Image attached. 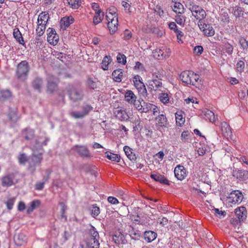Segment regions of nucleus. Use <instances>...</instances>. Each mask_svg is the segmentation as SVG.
<instances>
[{
  "mask_svg": "<svg viewBox=\"0 0 248 248\" xmlns=\"http://www.w3.org/2000/svg\"><path fill=\"white\" fill-rule=\"evenodd\" d=\"M30 70V66L26 61H22L18 64L16 70L17 78L22 81L26 79Z\"/></svg>",
  "mask_w": 248,
  "mask_h": 248,
  "instance_id": "obj_1",
  "label": "nucleus"
},
{
  "mask_svg": "<svg viewBox=\"0 0 248 248\" xmlns=\"http://www.w3.org/2000/svg\"><path fill=\"white\" fill-rule=\"evenodd\" d=\"M69 98L73 102L81 100L84 96L83 90L79 88L72 87L68 90Z\"/></svg>",
  "mask_w": 248,
  "mask_h": 248,
  "instance_id": "obj_2",
  "label": "nucleus"
},
{
  "mask_svg": "<svg viewBox=\"0 0 248 248\" xmlns=\"http://www.w3.org/2000/svg\"><path fill=\"white\" fill-rule=\"evenodd\" d=\"M43 159L41 154L38 155H32L28 159L29 168L33 172L35 170V167L39 165Z\"/></svg>",
  "mask_w": 248,
  "mask_h": 248,
  "instance_id": "obj_3",
  "label": "nucleus"
},
{
  "mask_svg": "<svg viewBox=\"0 0 248 248\" xmlns=\"http://www.w3.org/2000/svg\"><path fill=\"white\" fill-rule=\"evenodd\" d=\"M198 26L206 36H213L215 34V30L211 24L205 23L204 21L198 22Z\"/></svg>",
  "mask_w": 248,
  "mask_h": 248,
  "instance_id": "obj_4",
  "label": "nucleus"
},
{
  "mask_svg": "<svg viewBox=\"0 0 248 248\" xmlns=\"http://www.w3.org/2000/svg\"><path fill=\"white\" fill-rule=\"evenodd\" d=\"M71 150L76 152L82 157L89 158L93 156L86 146L76 145L72 148Z\"/></svg>",
  "mask_w": 248,
  "mask_h": 248,
  "instance_id": "obj_5",
  "label": "nucleus"
},
{
  "mask_svg": "<svg viewBox=\"0 0 248 248\" xmlns=\"http://www.w3.org/2000/svg\"><path fill=\"white\" fill-rule=\"evenodd\" d=\"M133 82L135 87L138 92L144 97L147 96V91L144 83L140 80V77L138 75L135 76L133 78Z\"/></svg>",
  "mask_w": 248,
  "mask_h": 248,
  "instance_id": "obj_6",
  "label": "nucleus"
},
{
  "mask_svg": "<svg viewBox=\"0 0 248 248\" xmlns=\"http://www.w3.org/2000/svg\"><path fill=\"white\" fill-rule=\"evenodd\" d=\"M141 101L143 102V103L142 107L140 111L141 112L148 113L150 111H153V113L154 115H156L158 112V108L154 104L145 102L142 99H141Z\"/></svg>",
  "mask_w": 248,
  "mask_h": 248,
  "instance_id": "obj_7",
  "label": "nucleus"
},
{
  "mask_svg": "<svg viewBox=\"0 0 248 248\" xmlns=\"http://www.w3.org/2000/svg\"><path fill=\"white\" fill-rule=\"evenodd\" d=\"M113 112L115 117L121 121L127 120L129 118L125 110L122 107L114 108Z\"/></svg>",
  "mask_w": 248,
  "mask_h": 248,
  "instance_id": "obj_8",
  "label": "nucleus"
},
{
  "mask_svg": "<svg viewBox=\"0 0 248 248\" xmlns=\"http://www.w3.org/2000/svg\"><path fill=\"white\" fill-rule=\"evenodd\" d=\"M235 214L238 218V220H235V222L237 223L239 222L240 223L243 222L247 217V212L246 208L243 206H241L237 208L235 210Z\"/></svg>",
  "mask_w": 248,
  "mask_h": 248,
  "instance_id": "obj_9",
  "label": "nucleus"
},
{
  "mask_svg": "<svg viewBox=\"0 0 248 248\" xmlns=\"http://www.w3.org/2000/svg\"><path fill=\"white\" fill-rule=\"evenodd\" d=\"M57 84V78L53 76H49L47 78V92L52 93L56 90Z\"/></svg>",
  "mask_w": 248,
  "mask_h": 248,
  "instance_id": "obj_10",
  "label": "nucleus"
},
{
  "mask_svg": "<svg viewBox=\"0 0 248 248\" xmlns=\"http://www.w3.org/2000/svg\"><path fill=\"white\" fill-rule=\"evenodd\" d=\"M175 176L179 180H183L186 177V170L183 166L178 165L174 170Z\"/></svg>",
  "mask_w": 248,
  "mask_h": 248,
  "instance_id": "obj_11",
  "label": "nucleus"
},
{
  "mask_svg": "<svg viewBox=\"0 0 248 248\" xmlns=\"http://www.w3.org/2000/svg\"><path fill=\"white\" fill-rule=\"evenodd\" d=\"M112 239L116 244H125L127 243L124 235L120 232H115L114 234L112 235Z\"/></svg>",
  "mask_w": 248,
  "mask_h": 248,
  "instance_id": "obj_12",
  "label": "nucleus"
},
{
  "mask_svg": "<svg viewBox=\"0 0 248 248\" xmlns=\"http://www.w3.org/2000/svg\"><path fill=\"white\" fill-rule=\"evenodd\" d=\"M193 72L191 71H185L181 73L180 78L183 82L188 85L191 82V75L193 76Z\"/></svg>",
  "mask_w": 248,
  "mask_h": 248,
  "instance_id": "obj_13",
  "label": "nucleus"
},
{
  "mask_svg": "<svg viewBox=\"0 0 248 248\" xmlns=\"http://www.w3.org/2000/svg\"><path fill=\"white\" fill-rule=\"evenodd\" d=\"M229 198L232 199L231 202L235 204L242 201L243 195L239 191L234 190L230 193Z\"/></svg>",
  "mask_w": 248,
  "mask_h": 248,
  "instance_id": "obj_14",
  "label": "nucleus"
},
{
  "mask_svg": "<svg viewBox=\"0 0 248 248\" xmlns=\"http://www.w3.org/2000/svg\"><path fill=\"white\" fill-rule=\"evenodd\" d=\"M150 177L155 181L159 182L161 184L170 185L169 181L167 179L164 175L159 173L151 174Z\"/></svg>",
  "mask_w": 248,
  "mask_h": 248,
  "instance_id": "obj_15",
  "label": "nucleus"
},
{
  "mask_svg": "<svg viewBox=\"0 0 248 248\" xmlns=\"http://www.w3.org/2000/svg\"><path fill=\"white\" fill-rule=\"evenodd\" d=\"M43 80L40 77L35 78L32 81L31 85L34 90L41 93L42 90Z\"/></svg>",
  "mask_w": 248,
  "mask_h": 248,
  "instance_id": "obj_16",
  "label": "nucleus"
},
{
  "mask_svg": "<svg viewBox=\"0 0 248 248\" xmlns=\"http://www.w3.org/2000/svg\"><path fill=\"white\" fill-rule=\"evenodd\" d=\"M221 129L222 135L224 137L229 138L232 135L231 127L225 122L221 123Z\"/></svg>",
  "mask_w": 248,
  "mask_h": 248,
  "instance_id": "obj_17",
  "label": "nucleus"
},
{
  "mask_svg": "<svg viewBox=\"0 0 248 248\" xmlns=\"http://www.w3.org/2000/svg\"><path fill=\"white\" fill-rule=\"evenodd\" d=\"M146 84L148 87L149 89H150V91L153 90L156 91L158 88L162 86V82L157 79L149 80Z\"/></svg>",
  "mask_w": 248,
  "mask_h": 248,
  "instance_id": "obj_18",
  "label": "nucleus"
},
{
  "mask_svg": "<svg viewBox=\"0 0 248 248\" xmlns=\"http://www.w3.org/2000/svg\"><path fill=\"white\" fill-rule=\"evenodd\" d=\"M14 176L13 174H9L3 176L1 179V185L3 186L9 187L14 184Z\"/></svg>",
  "mask_w": 248,
  "mask_h": 248,
  "instance_id": "obj_19",
  "label": "nucleus"
},
{
  "mask_svg": "<svg viewBox=\"0 0 248 248\" xmlns=\"http://www.w3.org/2000/svg\"><path fill=\"white\" fill-rule=\"evenodd\" d=\"M157 236V233L152 231H145L144 232V238L148 243L153 241L156 239Z\"/></svg>",
  "mask_w": 248,
  "mask_h": 248,
  "instance_id": "obj_20",
  "label": "nucleus"
},
{
  "mask_svg": "<svg viewBox=\"0 0 248 248\" xmlns=\"http://www.w3.org/2000/svg\"><path fill=\"white\" fill-rule=\"evenodd\" d=\"M124 151L127 157L131 161H135L137 159V156L133 152L132 149L128 146H125L124 147Z\"/></svg>",
  "mask_w": 248,
  "mask_h": 248,
  "instance_id": "obj_21",
  "label": "nucleus"
},
{
  "mask_svg": "<svg viewBox=\"0 0 248 248\" xmlns=\"http://www.w3.org/2000/svg\"><path fill=\"white\" fill-rule=\"evenodd\" d=\"M124 98L125 101L131 104L134 103L137 99V96L131 90H128L126 92L124 95Z\"/></svg>",
  "mask_w": 248,
  "mask_h": 248,
  "instance_id": "obj_22",
  "label": "nucleus"
},
{
  "mask_svg": "<svg viewBox=\"0 0 248 248\" xmlns=\"http://www.w3.org/2000/svg\"><path fill=\"white\" fill-rule=\"evenodd\" d=\"M118 18H116V20L113 17L110 21H108V27L111 34L114 33L117 30Z\"/></svg>",
  "mask_w": 248,
  "mask_h": 248,
  "instance_id": "obj_23",
  "label": "nucleus"
},
{
  "mask_svg": "<svg viewBox=\"0 0 248 248\" xmlns=\"http://www.w3.org/2000/svg\"><path fill=\"white\" fill-rule=\"evenodd\" d=\"M49 18L48 14L46 12H42L40 14L38 18V23L46 25Z\"/></svg>",
  "mask_w": 248,
  "mask_h": 248,
  "instance_id": "obj_24",
  "label": "nucleus"
},
{
  "mask_svg": "<svg viewBox=\"0 0 248 248\" xmlns=\"http://www.w3.org/2000/svg\"><path fill=\"white\" fill-rule=\"evenodd\" d=\"M123 76V70L121 69L115 70L112 73L113 78L116 82H121L122 81Z\"/></svg>",
  "mask_w": 248,
  "mask_h": 248,
  "instance_id": "obj_25",
  "label": "nucleus"
},
{
  "mask_svg": "<svg viewBox=\"0 0 248 248\" xmlns=\"http://www.w3.org/2000/svg\"><path fill=\"white\" fill-rule=\"evenodd\" d=\"M193 16H194L197 19H198V22H200L201 20L203 21V19L206 16V14L205 11L201 7L200 9H199L196 13H193Z\"/></svg>",
  "mask_w": 248,
  "mask_h": 248,
  "instance_id": "obj_26",
  "label": "nucleus"
},
{
  "mask_svg": "<svg viewBox=\"0 0 248 248\" xmlns=\"http://www.w3.org/2000/svg\"><path fill=\"white\" fill-rule=\"evenodd\" d=\"M156 121L157 124L161 127H167L168 125L167 118L163 114L158 115V117L156 118Z\"/></svg>",
  "mask_w": 248,
  "mask_h": 248,
  "instance_id": "obj_27",
  "label": "nucleus"
},
{
  "mask_svg": "<svg viewBox=\"0 0 248 248\" xmlns=\"http://www.w3.org/2000/svg\"><path fill=\"white\" fill-rule=\"evenodd\" d=\"M230 10L233 15L236 17H239L243 15L244 11L243 8L239 6H235L231 8Z\"/></svg>",
  "mask_w": 248,
  "mask_h": 248,
  "instance_id": "obj_28",
  "label": "nucleus"
},
{
  "mask_svg": "<svg viewBox=\"0 0 248 248\" xmlns=\"http://www.w3.org/2000/svg\"><path fill=\"white\" fill-rule=\"evenodd\" d=\"M248 174L247 171L243 170H235L233 171V176L236 177L237 179H239L240 180H245L247 177V176Z\"/></svg>",
  "mask_w": 248,
  "mask_h": 248,
  "instance_id": "obj_29",
  "label": "nucleus"
},
{
  "mask_svg": "<svg viewBox=\"0 0 248 248\" xmlns=\"http://www.w3.org/2000/svg\"><path fill=\"white\" fill-rule=\"evenodd\" d=\"M222 50L228 55H231L233 51V46L229 42H225L222 47Z\"/></svg>",
  "mask_w": 248,
  "mask_h": 248,
  "instance_id": "obj_30",
  "label": "nucleus"
},
{
  "mask_svg": "<svg viewBox=\"0 0 248 248\" xmlns=\"http://www.w3.org/2000/svg\"><path fill=\"white\" fill-rule=\"evenodd\" d=\"M13 35L19 44L22 45L24 44V41L23 40V38L18 29L16 28L14 30Z\"/></svg>",
  "mask_w": 248,
  "mask_h": 248,
  "instance_id": "obj_31",
  "label": "nucleus"
},
{
  "mask_svg": "<svg viewBox=\"0 0 248 248\" xmlns=\"http://www.w3.org/2000/svg\"><path fill=\"white\" fill-rule=\"evenodd\" d=\"M100 243L98 239L90 238L87 242V248H99Z\"/></svg>",
  "mask_w": 248,
  "mask_h": 248,
  "instance_id": "obj_32",
  "label": "nucleus"
},
{
  "mask_svg": "<svg viewBox=\"0 0 248 248\" xmlns=\"http://www.w3.org/2000/svg\"><path fill=\"white\" fill-rule=\"evenodd\" d=\"M95 13L93 22L94 24H97L102 21L104 17V14L103 13H102L101 10H98V12H96Z\"/></svg>",
  "mask_w": 248,
  "mask_h": 248,
  "instance_id": "obj_33",
  "label": "nucleus"
},
{
  "mask_svg": "<svg viewBox=\"0 0 248 248\" xmlns=\"http://www.w3.org/2000/svg\"><path fill=\"white\" fill-rule=\"evenodd\" d=\"M8 116L9 119L13 123H16L19 119V117L17 116V111L14 110L10 109Z\"/></svg>",
  "mask_w": 248,
  "mask_h": 248,
  "instance_id": "obj_34",
  "label": "nucleus"
},
{
  "mask_svg": "<svg viewBox=\"0 0 248 248\" xmlns=\"http://www.w3.org/2000/svg\"><path fill=\"white\" fill-rule=\"evenodd\" d=\"M129 233L132 239L139 240L140 236V233L138 230H135L133 227H130Z\"/></svg>",
  "mask_w": 248,
  "mask_h": 248,
  "instance_id": "obj_35",
  "label": "nucleus"
},
{
  "mask_svg": "<svg viewBox=\"0 0 248 248\" xmlns=\"http://www.w3.org/2000/svg\"><path fill=\"white\" fill-rule=\"evenodd\" d=\"M154 57L158 60H162L164 58L163 47L161 48H157L153 52Z\"/></svg>",
  "mask_w": 248,
  "mask_h": 248,
  "instance_id": "obj_36",
  "label": "nucleus"
},
{
  "mask_svg": "<svg viewBox=\"0 0 248 248\" xmlns=\"http://www.w3.org/2000/svg\"><path fill=\"white\" fill-rule=\"evenodd\" d=\"M111 62V57L106 56L101 63L102 68L104 70H107L108 69V65Z\"/></svg>",
  "mask_w": 248,
  "mask_h": 248,
  "instance_id": "obj_37",
  "label": "nucleus"
},
{
  "mask_svg": "<svg viewBox=\"0 0 248 248\" xmlns=\"http://www.w3.org/2000/svg\"><path fill=\"white\" fill-rule=\"evenodd\" d=\"M191 82L190 85L197 86L201 84V79H200V76L198 74L193 72V76L191 75Z\"/></svg>",
  "mask_w": 248,
  "mask_h": 248,
  "instance_id": "obj_38",
  "label": "nucleus"
},
{
  "mask_svg": "<svg viewBox=\"0 0 248 248\" xmlns=\"http://www.w3.org/2000/svg\"><path fill=\"white\" fill-rule=\"evenodd\" d=\"M15 240L18 245H22L26 242V238L24 234L21 233L15 236Z\"/></svg>",
  "mask_w": 248,
  "mask_h": 248,
  "instance_id": "obj_39",
  "label": "nucleus"
},
{
  "mask_svg": "<svg viewBox=\"0 0 248 248\" xmlns=\"http://www.w3.org/2000/svg\"><path fill=\"white\" fill-rule=\"evenodd\" d=\"M182 12H178V14L175 16V21L176 23L181 25H184L186 22V17L182 16Z\"/></svg>",
  "mask_w": 248,
  "mask_h": 248,
  "instance_id": "obj_40",
  "label": "nucleus"
},
{
  "mask_svg": "<svg viewBox=\"0 0 248 248\" xmlns=\"http://www.w3.org/2000/svg\"><path fill=\"white\" fill-rule=\"evenodd\" d=\"M73 22V19L71 18L70 19L69 17H63L62 18L60 24L61 26L62 27V26H64V29H65L66 27H68L70 26V24H71Z\"/></svg>",
  "mask_w": 248,
  "mask_h": 248,
  "instance_id": "obj_41",
  "label": "nucleus"
},
{
  "mask_svg": "<svg viewBox=\"0 0 248 248\" xmlns=\"http://www.w3.org/2000/svg\"><path fill=\"white\" fill-rule=\"evenodd\" d=\"M25 138L27 140H31L33 139L34 135V131L32 129L26 128L23 132Z\"/></svg>",
  "mask_w": 248,
  "mask_h": 248,
  "instance_id": "obj_42",
  "label": "nucleus"
},
{
  "mask_svg": "<svg viewBox=\"0 0 248 248\" xmlns=\"http://www.w3.org/2000/svg\"><path fill=\"white\" fill-rule=\"evenodd\" d=\"M106 154L107 155V157L111 161L119 162L120 160V155L117 154H112L111 153H108V152L106 153Z\"/></svg>",
  "mask_w": 248,
  "mask_h": 248,
  "instance_id": "obj_43",
  "label": "nucleus"
},
{
  "mask_svg": "<svg viewBox=\"0 0 248 248\" xmlns=\"http://www.w3.org/2000/svg\"><path fill=\"white\" fill-rule=\"evenodd\" d=\"M47 41L50 44L53 45H56L58 43V41L59 40V35L56 33H54V35L52 36L49 35V36H47Z\"/></svg>",
  "mask_w": 248,
  "mask_h": 248,
  "instance_id": "obj_44",
  "label": "nucleus"
},
{
  "mask_svg": "<svg viewBox=\"0 0 248 248\" xmlns=\"http://www.w3.org/2000/svg\"><path fill=\"white\" fill-rule=\"evenodd\" d=\"M160 101L164 104L168 103L170 100V96L167 93H162L159 95Z\"/></svg>",
  "mask_w": 248,
  "mask_h": 248,
  "instance_id": "obj_45",
  "label": "nucleus"
},
{
  "mask_svg": "<svg viewBox=\"0 0 248 248\" xmlns=\"http://www.w3.org/2000/svg\"><path fill=\"white\" fill-rule=\"evenodd\" d=\"M90 233L91 234V238L94 239H99V235L96 229L93 226L91 225V228L89 230Z\"/></svg>",
  "mask_w": 248,
  "mask_h": 248,
  "instance_id": "obj_46",
  "label": "nucleus"
},
{
  "mask_svg": "<svg viewBox=\"0 0 248 248\" xmlns=\"http://www.w3.org/2000/svg\"><path fill=\"white\" fill-rule=\"evenodd\" d=\"M176 122V123L179 124V126H182L185 122V118L183 117L181 112H177L175 114Z\"/></svg>",
  "mask_w": 248,
  "mask_h": 248,
  "instance_id": "obj_47",
  "label": "nucleus"
},
{
  "mask_svg": "<svg viewBox=\"0 0 248 248\" xmlns=\"http://www.w3.org/2000/svg\"><path fill=\"white\" fill-rule=\"evenodd\" d=\"M201 7H200V6H199L198 5L195 4L193 2H190L189 3V5H188V9L192 13V16H193V13H194V14L196 13V12H197V11L199 9H200Z\"/></svg>",
  "mask_w": 248,
  "mask_h": 248,
  "instance_id": "obj_48",
  "label": "nucleus"
},
{
  "mask_svg": "<svg viewBox=\"0 0 248 248\" xmlns=\"http://www.w3.org/2000/svg\"><path fill=\"white\" fill-rule=\"evenodd\" d=\"M46 29V25L38 23L37 28L36 30V33L39 36L43 35Z\"/></svg>",
  "mask_w": 248,
  "mask_h": 248,
  "instance_id": "obj_49",
  "label": "nucleus"
},
{
  "mask_svg": "<svg viewBox=\"0 0 248 248\" xmlns=\"http://www.w3.org/2000/svg\"><path fill=\"white\" fill-rule=\"evenodd\" d=\"M60 204L61 206V219H64V221L66 220V216L65 215V212L67 209V206L65 205L64 203L60 202Z\"/></svg>",
  "mask_w": 248,
  "mask_h": 248,
  "instance_id": "obj_50",
  "label": "nucleus"
},
{
  "mask_svg": "<svg viewBox=\"0 0 248 248\" xmlns=\"http://www.w3.org/2000/svg\"><path fill=\"white\" fill-rule=\"evenodd\" d=\"M204 115L206 118L208 119L210 122H215V116L213 111L207 109L205 111Z\"/></svg>",
  "mask_w": 248,
  "mask_h": 248,
  "instance_id": "obj_51",
  "label": "nucleus"
},
{
  "mask_svg": "<svg viewBox=\"0 0 248 248\" xmlns=\"http://www.w3.org/2000/svg\"><path fill=\"white\" fill-rule=\"evenodd\" d=\"M11 96V92L8 90L1 91L0 92V97L3 99H7Z\"/></svg>",
  "mask_w": 248,
  "mask_h": 248,
  "instance_id": "obj_52",
  "label": "nucleus"
},
{
  "mask_svg": "<svg viewBox=\"0 0 248 248\" xmlns=\"http://www.w3.org/2000/svg\"><path fill=\"white\" fill-rule=\"evenodd\" d=\"M83 111H82V113L84 114V116L87 115L89 112L91 111L93 108L90 105L86 104L83 105L82 107Z\"/></svg>",
  "mask_w": 248,
  "mask_h": 248,
  "instance_id": "obj_53",
  "label": "nucleus"
},
{
  "mask_svg": "<svg viewBox=\"0 0 248 248\" xmlns=\"http://www.w3.org/2000/svg\"><path fill=\"white\" fill-rule=\"evenodd\" d=\"M134 125L133 126L134 130L136 131L139 129L141 130L142 128V125L141 124V121L140 118L135 119L134 122Z\"/></svg>",
  "mask_w": 248,
  "mask_h": 248,
  "instance_id": "obj_54",
  "label": "nucleus"
},
{
  "mask_svg": "<svg viewBox=\"0 0 248 248\" xmlns=\"http://www.w3.org/2000/svg\"><path fill=\"white\" fill-rule=\"evenodd\" d=\"M126 57L124 54L119 53L117 56V60L118 63L125 64L126 62Z\"/></svg>",
  "mask_w": 248,
  "mask_h": 248,
  "instance_id": "obj_55",
  "label": "nucleus"
},
{
  "mask_svg": "<svg viewBox=\"0 0 248 248\" xmlns=\"http://www.w3.org/2000/svg\"><path fill=\"white\" fill-rule=\"evenodd\" d=\"M80 0H67L68 4L73 8H78L79 5Z\"/></svg>",
  "mask_w": 248,
  "mask_h": 248,
  "instance_id": "obj_56",
  "label": "nucleus"
},
{
  "mask_svg": "<svg viewBox=\"0 0 248 248\" xmlns=\"http://www.w3.org/2000/svg\"><path fill=\"white\" fill-rule=\"evenodd\" d=\"M70 116L75 119L82 118L84 114L80 111H72L70 113Z\"/></svg>",
  "mask_w": 248,
  "mask_h": 248,
  "instance_id": "obj_57",
  "label": "nucleus"
},
{
  "mask_svg": "<svg viewBox=\"0 0 248 248\" xmlns=\"http://www.w3.org/2000/svg\"><path fill=\"white\" fill-rule=\"evenodd\" d=\"M245 67V63L243 61H239L236 65V68L237 71L241 72Z\"/></svg>",
  "mask_w": 248,
  "mask_h": 248,
  "instance_id": "obj_58",
  "label": "nucleus"
},
{
  "mask_svg": "<svg viewBox=\"0 0 248 248\" xmlns=\"http://www.w3.org/2000/svg\"><path fill=\"white\" fill-rule=\"evenodd\" d=\"M87 83L89 88L92 89H95L96 88V83L92 78H89L87 80Z\"/></svg>",
  "mask_w": 248,
  "mask_h": 248,
  "instance_id": "obj_59",
  "label": "nucleus"
},
{
  "mask_svg": "<svg viewBox=\"0 0 248 248\" xmlns=\"http://www.w3.org/2000/svg\"><path fill=\"white\" fill-rule=\"evenodd\" d=\"M19 163L20 164H24L28 159L27 157L24 153L21 154L18 157Z\"/></svg>",
  "mask_w": 248,
  "mask_h": 248,
  "instance_id": "obj_60",
  "label": "nucleus"
},
{
  "mask_svg": "<svg viewBox=\"0 0 248 248\" xmlns=\"http://www.w3.org/2000/svg\"><path fill=\"white\" fill-rule=\"evenodd\" d=\"M108 14L110 15L111 16H113V17L117 18V14L116 13L117 10L116 7L111 6L108 9Z\"/></svg>",
  "mask_w": 248,
  "mask_h": 248,
  "instance_id": "obj_61",
  "label": "nucleus"
},
{
  "mask_svg": "<svg viewBox=\"0 0 248 248\" xmlns=\"http://www.w3.org/2000/svg\"><path fill=\"white\" fill-rule=\"evenodd\" d=\"M100 214V209L98 207L96 206H93L92 209L91 215L92 216L95 217H97Z\"/></svg>",
  "mask_w": 248,
  "mask_h": 248,
  "instance_id": "obj_62",
  "label": "nucleus"
},
{
  "mask_svg": "<svg viewBox=\"0 0 248 248\" xmlns=\"http://www.w3.org/2000/svg\"><path fill=\"white\" fill-rule=\"evenodd\" d=\"M141 100L140 101V99H139L138 100H135V102L134 103H132V104H133L134 107L138 110L140 111L141 110L142 104H141Z\"/></svg>",
  "mask_w": 248,
  "mask_h": 248,
  "instance_id": "obj_63",
  "label": "nucleus"
},
{
  "mask_svg": "<svg viewBox=\"0 0 248 248\" xmlns=\"http://www.w3.org/2000/svg\"><path fill=\"white\" fill-rule=\"evenodd\" d=\"M239 43L243 49L248 47V41L244 38H241L239 40Z\"/></svg>",
  "mask_w": 248,
  "mask_h": 248,
  "instance_id": "obj_64",
  "label": "nucleus"
}]
</instances>
